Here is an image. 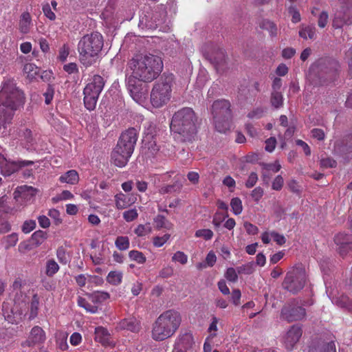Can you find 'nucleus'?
Instances as JSON below:
<instances>
[{
    "instance_id": "1",
    "label": "nucleus",
    "mask_w": 352,
    "mask_h": 352,
    "mask_svg": "<svg viewBox=\"0 0 352 352\" xmlns=\"http://www.w3.org/2000/svg\"><path fill=\"white\" fill-rule=\"evenodd\" d=\"M197 120L196 114L192 108L179 109L173 114L170 125L173 138L181 142L195 140L197 133Z\"/></svg>"
},
{
    "instance_id": "2",
    "label": "nucleus",
    "mask_w": 352,
    "mask_h": 352,
    "mask_svg": "<svg viewBox=\"0 0 352 352\" xmlns=\"http://www.w3.org/2000/svg\"><path fill=\"white\" fill-rule=\"evenodd\" d=\"M132 76L144 82H150L157 78L163 69L162 58L151 54H138L128 63Z\"/></svg>"
},
{
    "instance_id": "3",
    "label": "nucleus",
    "mask_w": 352,
    "mask_h": 352,
    "mask_svg": "<svg viewBox=\"0 0 352 352\" xmlns=\"http://www.w3.org/2000/svg\"><path fill=\"white\" fill-rule=\"evenodd\" d=\"M104 46L103 36L98 32L84 35L78 41L77 50L79 60L85 67L94 65Z\"/></svg>"
},
{
    "instance_id": "4",
    "label": "nucleus",
    "mask_w": 352,
    "mask_h": 352,
    "mask_svg": "<svg viewBox=\"0 0 352 352\" xmlns=\"http://www.w3.org/2000/svg\"><path fill=\"white\" fill-rule=\"evenodd\" d=\"M182 322L180 313L168 309L162 313L153 324L151 336L154 340L162 341L172 337L178 330Z\"/></svg>"
},
{
    "instance_id": "5",
    "label": "nucleus",
    "mask_w": 352,
    "mask_h": 352,
    "mask_svg": "<svg viewBox=\"0 0 352 352\" xmlns=\"http://www.w3.org/2000/svg\"><path fill=\"white\" fill-rule=\"evenodd\" d=\"M138 131L132 127L123 131L117 145L111 153V160L118 167H124L133 153L138 140Z\"/></svg>"
},
{
    "instance_id": "6",
    "label": "nucleus",
    "mask_w": 352,
    "mask_h": 352,
    "mask_svg": "<svg viewBox=\"0 0 352 352\" xmlns=\"http://www.w3.org/2000/svg\"><path fill=\"white\" fill-rule=\"evenodd\" d=\"M339 68V63L335 59L322 58L311 66L308 76L315 85L322 84V78H334Z\"/></svg>"
},
{
    "instance_id": "7",
    "label": "nucleus",
    "mask_w": 352,
    "mask_h": 352,
    "mask_svg": "<svg viewBox=\"0 0 352 352\" xmlns=\"http://www.w3.org/2000/svg\"><path fill=\"white\" fill-rule=\"evenodd\" d=\"M173 75L162 76L153 85L151 93V102L155 108L166 104L171 96Z\"/></svg>"
},
{
    "instance_id": "8",
    "label": "nucleus",
    "mask_w": 352,
    "mask_h": 352,
    "mask_svg": "<svg viewBox=\"0 0 352 352\" xmlns=\"http://www.w3.org/2000/svg\"><path fill=\"white\" fill-rule=\"evenodd\" d=\"M215 129L220 133H226L230 128L232 111L230 103L226 100H218L212 106Z\"/></svg>"
},
{
    "instance_id": "9",
    "label": "nucleus",
    "mask_w": 352,
    "mask_h": 352,
    "mask_svg": "<svg viewBox=\"0 0 352 352\" xmlns=\"http://www.w3.org/2000/svg\"><path fill=\"white\" fill-rule=\"evenodd\" d=\"M104 86V80L100 75H95L83 90L85 107L89 111L96 108L98 97Z\"/></svg>"
},
{
    "instance_id": "10",
    "label": "nucleus",
    "mask_w": 352,
    "mask_h": 352,
    "mask_svg": "<svg viewBox=\"0 0 352 352\" xmlns=\"http://www.w3.org/2000/svg\"><path fill=\"white\" fill-rule=\"evenodd\" d=\"M307 274L305 268L297 267L288 272L283 282V287L292 294H296L305 286Z\"/></svg>"
},
{
    "instance_id": "11",
    "label": "nucleus",
    "mask_w": 352,
    "mask_h": 352,
    "mask_svg": "<svg viewBox=\"0 0 352 352\" xmlns=\"http://www.w3.org/2000/svg\"><path fill=\"white\" fill-rule=\"evenodd\" d=\"M126 87L131 98L138 103H143L147 96V89L138 78L130 76L126 80Z\"/></svg>"
},
{
    "instance_id": "12",
    "label": "nucleus",
    "mask_w": 352,
    "mask_h": 352,
    "mask_svg": "<svg viewBox=\"0 0 352 352\" xmlns=\"http://www.w3.org/2000/svg\"><path fill=\"white\" fill-rule=\"evenodd\" d=\"M280 316L289 322L301 320L305 318L306 311L302 307L292 302L283 306Z\"/></svg>"
},
{
    "instance_id": "13",
    "label": "nucleus",
    "mask_w": 352,
    "mask_h": 352,
    "mask_svg": "<svg viewBox=\"0 0 352 352\" xmlns=\"http://www.w3.org/2000/svg\"><path fill=\"white\" fill-rule=\"evenodd\" d=\"M34 162L29 160L11 162L0 154V173L3 176H10L21 167L32 165Z\"/></svg>"
},
{
    "instance_id": "14",
    "label": "nucleus",
    "mask_w": 352,
    "mask_h": 352,
    "mask_svg": "<svg viewBox=\"0 0 352 352\" xmlns=\"http://www.w3.org/2000/svg\"><path fill=\"white\" fill-rule=\"evenodd\" d=\"M36 193V189L29 186H21L14 192V199L21 205L30 201Z\"/></svg>"
},
{
    "instance_id": "15",
    "label": "nucleus",
    "mask_w": 352,
    "mask_h": 352,
    "mask_svg": "<svg viewBox=\"0 0 352 352\" xmlns=\"http://www.w3.org/2000/svg\"><path fill=\"white\" fill-rule=\"evenodd\" d=\"M302 329L298 325H293L287 331L283 338L285 346L288 350H292L295 344L298 342L302 336Z\"/></svg>"
},
{
    "instance_id": "16",
    "label": "nucleus",
    "mask_w": 352,
    "mask_h": 352,
    "mask_svg": "<svg viewBox=\"0 0 352 352\" xmlns=\"http://www.w3.org/2000/svg\"><path fill=\"white\" fill-rule=\"evenodd\" d=\"M352 24V10L346 9L336 13L333 20V27L336 29L342 28L344 25Z\"/></svg>"
},
{
    "instance_id": "17",
    "label": "nucleus",
    "mask_w": 352,
    "mask_h": 352,
    "mask_svg": "<svg viewBox=\"0 0 352 352\" xmlns=\"http://www.w3.org/2000/svg\"><path fill=\"white\" fill-rule=\"evenodd\" d=\"M334 242L338 246L339 253L342 255H346L347 250H345V246H347L349 250L352 251V241L348 234L344 233H339L334 237Z\"/></svg>"
},
{
    "instance_id": "18",
    "label": "nucleus",
    "mask_w": 352,
    "mask_h": 352,
    "mask_svg": "<svg viewBox=\"0 0 352 352\" xmlns=\"http://www.w3.org/2000/svg\"><path fill=\"white\" fill-rule=\"evenodd\" d=\"M45 340V331L41 327L35 326L32 329L29 338L25 343L28 346H30L36 344L43 343Z\"/></svg>"
},
{
    "instance_id": "19",
    "label": "nucleus",
    "mask_w": 352,
    "mask_h": 352,
    "mask_svg": "<svg viewBox=\"0 0 352 352\" xmlns=\"http://www.w3.org/2000/svg\"><path fill=\"white\" fill-rule=\"evenodd\" d=\"M194 344V339L191 333H184L181 334L176 340L175 348L176 349H189Z\"/></svg>"
},
{
    "instance_id": "20",
    "label": "nucleus",
    "mask_w": 352,
    "mask_h": 352,
    "mask_svg": "<svg viewBox=\"0 0 352 352\" xmlns=\"http://www.w3.org/2000/svg\"><path fill=\"white\" fill-rule=\"evenodd\" d=\"M33 27L30 14L28 12H23L19 21V30L23 34H28Z\"/></svg>"
},
{
    "instance_id": "21",
    "label": "nucleus",
    "mask_w": 352,
    "mask_h": 352,
    "mask_svg": "<svg viewBox=\"0 0 352 352\" xmlns=\"http://www.w3.org/2000/svg\"><path fill=\"white\" fill-rule=\"evenodd\" d=\"M95 340L103 346H110L113 344L110 333L107 329L102 327H98L95 329Z\"/></svg>"
},
{
    "instance_id": "22",
    "label": "nucleus",
    "mask_w": 352,
    "mask_h": 352,
    "mask_svg": "<svg viewBox=\"0 0 352 352\" xmlns=\"http://www.w3.org/2000/svg\"><path fill=\"white\" fill-rule=\"evenodd\" d=\"M121 329H126L133 333L138 332L141 329L140 322L135 318L123 319L119 323Z\"/></svg>"
},
{
    "instance_id": "23",
    "label": "nucleus",
    "mask_w": 352,
    "mask_h": 352,
    "mask_svg": "<svg viewBox=\"0 0 352 352\" xmlns=\"http://www.w3.org/2000/svg\"><path fill=\"white\" fill-rule=\"evenodd\" d=\"M133 201L128 195L120 192L115 196L116 206L118 210L125 209L129 207Z\"/></svg>"
},
{
    "instance_id": "24",
    "label": "nucleus",
    "mask_w": 352,
    "mask_h": 352,
    "mask_svg": "<svg viewBox=\"0 0 352 352\" xmlns=\"http://www.w3.org/2000/svg\"><path fill=\"white\" fill-rule=\"evenodd\" d=\"M59 181L61 183L75 185L79 181V175L76 170H69L59 177Z\"/></svg>"
},
{
    "instance_id": "25",
    "label": "nucleus",
    "mask_w": 352,
    "mask_h": 352,
    "mask_svg": "<svg viewBox=\"0 0 352 352\" xmlns=\"http://www.w3.org/2000/svg\"><path fill=\"white\" fill-rule=\"evenodd\" d=\"M89 299L94 304H100L109 298L110 295L108 292L102 291H96L91 294H87Z\"/></svg>"
},
{
    "instance_id": "26",
    "label": "nucleus",
    "mask_w": 352,
    "mask_h": 352,
    "mask_svg": "<svg viewBox=\"0 0 352 352\" xmlns=\"http://www.w3.org/2000/svg\"><path fill=\"white\" fill-rule=\"evenodd\" d=\"M260 28L268 31L272 37L276 36L277 28L274 23L268 19H262L259 21Z\"/></svg>"
},
{
    "instance_id": "27",
    "label": "nucleus",
    "mask_w": 352,
    "mask_h": 352,
    "mask_svg": "<svg viewBox=\"0 0 352 352\" xmlns=\"http://www.w3.org/2000/svg\"><path fill=\"white\" fill-rule=\"evenodd\" d=\"M316 28L314 25H301L299 36L304 39H314L316 37Z\"/></svg>"
},
{
    "instance_id": "28",
    "label": "nucleus",
    "mask_w": 352,
    "mask_h": 352,
    "mask_svg": "<svg viewBox=\"0 0 352 352\" xmlns=\"http://www.w3.org/2000/svg\"><path fill=\"white\" fill-rule=\"evenodd\" d=\"M23 70L27 78L34 80L38 76L40 69L33 63H26L24 65Z\"/></svg>"
},
{
    "instance_id": "29",
    "label": "nucleus",
    "mask_w": 352,
    "mask_h": 352,
    "mask_svg": "<svg viewBox=\"0 0 352 352\" xmlns=\"http://www.w3.org/2000/svg\"><path fill=\"white\" fill-rule=\"evenodd\" d=\"M39 298L36 294H34L30 305L29 319H34L38 312Z\"/></svg>"
},
{
    "instance_id": "30",
    "label": "nucleus",
    "mask_w": 352,
    "mask_h": 352,
    "mask_svg": "<svg viewBox=\"0 0 352 352\" xmlns=\"http://www.w3.org/2000/svg\"><path fill=\"white\" fill-rule=\"evenodd\" d=\"M212 61L218 70H223V66L226 62V56L223 50H220L212 57Z\"/></svg>"
},
{
    "instance_id": "31",
    "label": "nucleus",
    "mask_w": 352,
    "mask_h": 352,
    "mask_svg": "<svg viewBox=\"0 0 352 352\" xmlns=\"http://www.w3.org/2000/svg\"><path fill=\"white\" fill-rule=\"evenodd\" d=\"M270 102L275 109H279L283 105V96L281 91H272L271 94Z\"/></svg>"
},
{
    "instance_id": "32",
    "label": "nucleus",
    "mask_w": 352,
    "mask_h": 352,
    "mask_svg": "<svg viewBox=\"0 0 352 352\" xmlns=\"http://www.w3.org/2000/svg\"><path fill=\"white\" fill-rule=\"evenodd\" d=\"M78 305L84 308L87 311L91 314H96L98 311V307L96 305H91L85 298L78 296L77 300Z\"/></svg>"
},
{
    "instance_id": "33",
    "label": "nucleus",
    "mask_w": 352,
    "mask_h": 352,
    "mask_svg": "<svg viewBox=\"0 0 352 352\" xmlns=\"http://www.w3.org/2000/svg\"><path fill=\"white\" fill-rule=\"evenodd\" d=\"M122 279V273L118 271H111L107 276V281L113 285L120 284Z\"/></svg>"
},
{
    "instance_id": "34",
    "label": "nucleus",
    "mask_w": 352,
    "mask_h": 352,
    "mask_svg": "<svg viewBox=\"0 0 352 352\" xmlns=\"http://www.w3.org/2000/svg\"><path fill=\"white\" fill-rule=\"evenodd\" d=\"M115 245L118 250L121 251L128 250L130 245L129 237L124 236H118L115 241Z\"/></svg>"
},
{
    "instance_id": "35",
    "label": "nucleus",
    "mask_w": 352,
    "mask_h": 352,
    "mask_svg": "<svg viewBox=\"0 0 352 352\" xmlns=\"http://www.w3.org/2000/svg\"><path fill=\"white\" fill-rule=\"evenodd\" d=\"M59 270V265L54 259L46 262L45 274L47 276H53Z\"/></svg>"
},
{
    "instance_id": "36",
    "label": "nucleus",
    "mask_w": 352,
    "mask_h": 352,
    "mask_svg": "<svg viewBox=\"0 0 352 352\" xmlns=\"http://www.w3.org/2000/svg\"><path fill=\"white\" fill-rule=\"evenodd\" d=\"M154 223L157 229L166 228L170 230L173 226V225L162 215H157L154 219Z\"/></svg>"
},
{
    "instance_id": "37",
    "label": "nucleus",
    "mask_w": 352,
    "mask_h": 352,
    "mask_svg": "<svg viewBox=\"0 0 352 352\" xmlns=\"http://www.w3.org/2000/svg\"><path fill=\"white\" fill-rule=\"evenodd\" d=\"M232 210L235 215L240 214L243 211L242 201L239 197H234L230 201Z\"/></svg>"
},
{
    "instance_id": "38",
    "label": "nucleus",
    "mask_w": 352,
    "mask_h": 352,
    "mask_svg": "<svg viewBox=\"0 0 352 352\" xmlns=\"http://www.w3.org/2000/svg\"><path fill=\"white\" fill-rule=\"evenodd\" d=\"M129 257L131 260L136 261L139 264H143L146 262V256L142 252L138 250H131L129 252Z\"/></svg>"
},
{
    "instance_id": "39",
    "label": "nucleus",
    "mask_w": 352,
    "mask_h": 352,
    "mask_svg": "<svg viewBox=\"0 0 352 352\" xmlns=\"http://www.w3.org/2000/svg\"><path fill=\"white\" fill-rule=\"evenodd\" d=\"M18 234L16 233H12L9 234L3 239V243L6 249L14 246L18 241Z\"/></svg>"
},
{
    "instance_id": "40",
    "label": "nucleus",
    "mask_w": 352,
    "mask_h": 352,
    "mask_svg": "<svg viewBox=\"0 0 352 352\" xmlns=\"http://www.w3.org/2000/svg\"><path fill=\"white\" fill-rule=\"evenodd\" d=\"M31 239L32 243L38 246L43 243L46 239V234L43 231L38 230L32 234Z\"/></svg>"
},
{
    "instance_id": "41",
    "label": "nucleus",
    "mask_w": 352,
    "mask_h": 352,
    "mask_svg": "<svg viewBox=\"0 0 352 352\" xmlns=\"http://www.w3.org/2000/svg\"><path fill=\"white\" fill-rule=\"evenodd\" d=\"M151 232V227L149 224H140L135 229L134 232L138 236H144Z\"/></svg>"
},
{
    "instance_id": "42",
    "label": "nucleus",
    "mask_w": 352,
    "mask_h": 352,
    "mask_svg": "<svg viewBox=\"0 0 352 352\" xmlns=\"http://www.w3.org/2000/svg\"><path fill=\"white\" fill-rule=\"evenodd\" d=\"M238 274H251L254 271V263H248L236 268Z\"/></svg>"
},
{
    "instance_id": "43",
    "label": "nucleus",
    "mask_w": 352,
    "mask_h": 352,
    "mask_svg": "<svg viewBox=\"0 0 352 352\" xmlns=\"http://www.w3.org/2000/svg\"><path fill=\"white\" fill-rule=\"evenodd\" d=\"M22 286H23L22 280L19 278L16 279L12 285L13 292H16V297L14 299L15 300H20L21 298L23 297V294L21 291Z\"/></svg>"
},
{
    "instance_id": "44",
    "label": "nucleus",
    "mask_w": 352,
    "mask_h": 352,
    "mask_svg": "<svg viewBox=\"0 0 352 352\" xmlns=\"http://www.w3.org/2000/svg\"><path fill=\"white\" fill-rule=\"evenodd\" d=\"M172 261L185 265L188 262V256L182 251H177L172 256Z\"/></svg>"
},
{
    "instance_id": "45",
    "label": "nucleus",
    "mask_w": 352,
    "mask_h": 352,
    "mask_svg": "<svg viewBox=\"0 0 352 352\" xmlns=\"http://www.w3.org/2000/svg\"><path fill=\"white\" fill-rule=\"evenodd\" d=\"M214 234L210 229H200L195 232V236L196 237H201L208 241L212 238Z\"/></svg>"
},
{
    "instance_id": "46",
    "label": "nucleus",
    "mask_w": 352,
    "mask_h": 352,
    "mask_svg": "<svg viewBox=\"0 0 352 352\" xmlns=\"http://www.w3.org/2000/svg\"><path fill=\"white\" fill-rule=\"evenodd\" d=\"M138 217V212L135 208L130 209L123 212V218L127 222L134 221Z\"/></svg>"
},
{
    "instance_id": "47",
    "label": "nucleus",
    "mask_w": 352,
    "mask_h": 352,
    "mask_svg": "<svg viewBox=\"0 0 352 352\" xmlns=\"http://www.w3.org/2000/svg\"><path fill=\"white\" fill-rule=\"evenodd\" d=\"M169 234H165L162 236H155L153 239V243L155 247L160 248L164 245L170 239Z\"/></svg>"
},
{
    "instance_id": "48",
    "label": "nucleus",
    "mask_w": 352,
    "mask_h": 352,
    "mask_svg": "<svg viewBox=\"0 0 352 352\" xmlns=\"http://www.w3.org/2000/svg\"><path fill=\"white\" fill-rule=\"evenodd\" d=\"M237 274L238 272L233 267H229L225 273V277L228 281L235 283L238 280Z\"/></svg>"
},
{
    "instance_id": "49",
    "label": "nucleus",
    "mask_w": 352,
    "mask_h": 352,
    "mask_svg": "<svg viewBox=\"0 0 352 352\" xmlns=\"http://www.w3.org/2000/svg\"><path fill=\"white\" fill-rule=\"evenodd\" d=\"M69 54V47L67 45L64 44L58 51V55L57 58L61 61L65 62L67 60V58L68 57V55Z\"/></svg>"
},
{
    "instance_id": "50",
    "label": "nucleus",
    "mask_w": 352,
    "mask_h": 352,
    "mask_svg": "<svg viewBox=\"0 0 352 352\" xmlns=\"http://www.w3.org/2000/svg\"><path fill=\"white\" fill-rule=\"evenodd\" d=\"M47 214L53 220L56 225H59L62 222V219L60 218V212L58 210L52 208L49 210Z\"/></svg>"
},
{
    "instance_id": "51",
    "label": "nucleus",
    "mask_w": 352,
    "mask_h": 352,
    "mask_svg": "<svg viewBox=\"0 0 352 352\" xmlns=\"http://www.w3.org/2000/svg\"><path fill=\"white\" fill-rule=\"evenodd\" d=\"M181 186L176 184L173 185H167L161 187V188L160 189V192L161 194L171 193L177 190H179Z\"/></svg>"
},
{
    "instance_id": "52",
    "label": "nucleus",
    "mask_w": 352,
    "mask_h": 352,
    "mask_svg": "<svg viewBox=\"0 0 352 352\" xmlns=\"http://www.w3.org/2000/svg\"><path fill=\"white\" fill-rule=\"evenodd\" d=\"M263 193H264L263 189L261 187L258 186V187L255 188L251 192L250 195H251L252 198L253 199V200L255 202L258 203L260 201V199L262 198Z\"/></svg>"
},
{
    "instance_id": "53",
    "label": "nucleus",
    "mask_w": 352,
    "mask_h": 352,
    "mask_svg": "<svg viewBox=\"0 0 352 352\" xmlns=\"http://www.w3.org/2000/svg\"><path fill=\"white\" fill-rule=\"evenodd\" d=\"M36 228V222L34 220L25 221L22 226L23 232L28 234Z\"/></svg>"
},
{
    "instance_id": "54",
    "label": "nucleus",
    "mask_w": 352,
    "mask_h": 352,
    "mask_svg": "<svg viewBox=\"0 0 352 352\" xmlns=\"http://www.w3.org/2000/svg\"><path fill=\"white\" fill-rule=\"evenodd\" d=\"M289 13L292 15V21L294 23H298L301 20L300 12L294 6L289 7Z\"/></svg>"
},
{
    "instance_id": "55",
    "label": "nucleus",
    "mask_w": 352,
    "mask_h": 352,
    "mask_svg": "<svg viewBox=\"0 0 352 352\" xmlns=\"http://www.w3.org/2000/svg\"><path fill=\"white\" fill-rule=\"evenodd\" d=\"M43 12L44 15L50 20L54 21L56 19V14L52 10L50 6L48 3L43 6Z\"/></svg>"
},
{
    "instance_id": "56",
    "label": "nucleus",
    "mask_w": 352,
    "mask_h": 352,
    "mask_svg": "<svg viewBox=\"0 0 352 352\" xmlns=\"http://www.w3.org/2000/svg\"><path fill=\"white\" fill-rule=\"evenodd\" d=\"M270 234L272 238L278 245H282L285 243L286 239L283 234H280L274 231L271 232Z\"/></svg>"
},
{
    "instance_id": "57",
    "label": "nucleus",
    "mask_w": 352,
    "mask_h": 352,
    "mask_svg": "<svg viewBox=\"0 0 352 352\" xmlns=\"http://www.w3.org/2000/svg\"><path fill=\"white\" fill-rule=\"evenodd\" d=\"M258 181V175L256 173L252 172L248 178V180L245 182V186L248 188H252L257 182Z\"/></svg>"
},
{
    "instance_id": "58",
    "label": "nucleus",
    "mask_w": 352,
    "mask_h": 352,
    "mask_svg": "<svg viewBox=\"0 0 352 352\" xmlns=\"http://www.w3.org/2000/svg\"><path fill=\"white\" fill-rule=\"evenodd\" d=\"M329 15L325 11H322L318 17V25L320 28H324L328 22Z\"/></svg>"
},
{
    "instance_id": "59",
    "label": "nucleus",
    "mask_w": 352,
    "mask_h": 352,
    "mask_svg": "<svg viewBox=\"0 0 352 352\" xmlns=\"http://www.w3.org/2000/svg\"><path fill=\"white\" fill-rule=\"evenodd\" d=\"M283 183L284 180L282 176L278 175L274 178V181L272 182V188L273 190H281L283 186Z\"/></svg>"
},
{
    "instance_id": "60",
    "label": "nucleus",
    "mask_w": 352,
    "mask_h": 352,
    "mask_svg": "<svg viewBox=\"0 0 352 352\" xmlns=\"http://www.w3.org/2000/svg\"><path fill=\"white\" fill-rule=\"evenodd\" d=\"M54 94V89L51 85H48L45 92L44 93L45 102L47 104H50Z\"/></svg>"
},
{
    "instance_id": "61",
    "label": "nucleus",
    "mask_w": 352,
    "mask_h": 352,
    "mask_svg": "<svg viewBox=\"0 0 352 352\" xmlns=\"http://www.w3.org/2000/svg\"><path fill=\"white\" fill-rule=\"evenodd\" d=\"M228 217V214H226L224 217L221 212H217L213 216L212 224L215 227H219L220 225L221 224V223L223 221L225 217Z\"/></svg>"
},
{
    "instance_id": "62",
    "label": "nucleus",
    "mask_w": 352,
    "mask_h": 352,
    "mask_svg": "<svg viewBox=\"0 0 352 352\" xmlns=\"http://www.w3.org/2000/svg\"><path fill=\"white\" fill-rule=\"evenodd\" d=\"M263 114L264 110L262 108L258 107L248 113V117L251 119H258L261 118L263 116Z\"/></svg>"
},
{
    "instance_id": "63",
    "label": "nucleus",
    "mask_w": 352,
    "mask_h": 352,
    "mask_svg": "<svg viewBox=\"0 0 352 352\" xmlns=\"http://www.w3.org/2000/svg\"><path fill=\"white\" fill-rule=\"evenodd\" d=\"M311 134L312 138L320 141L323 140L325 138V135L323 130L320 129H313L311 131Z\"/></svg>"
},
{
    "instance_id": "64",
    "label": "nucleus",
    "mask_w": 352,
    "mask_h": 352,
    "mask_svg": "<svg viewBox=\"0 0 352 352\" xmlns=\"http://www.w3.org/2000/svg\"><path fill=\"white\" fill-rule=\"evenodd\" d=\"M241 297V291L238 289H233L232 292L231 299L235 306L240 305V299Z\"/></svg>"
}]
</instances>
